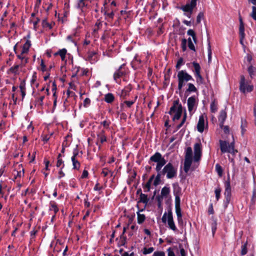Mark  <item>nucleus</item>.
Returning <instances> with one entry per match:
<instances>
[{
  "mask_svg": "<svg viewBox=\"0 0 256 256\" xmlns=\"http://www.w3.org/2000/svg\"><path fill=\"white\" fill-rule=\"evenodd\" d=\"M143 210V209L141 210H140L138 211L137 214V217H138V223L139 224H142L144 222V221L146 220V216L144 214H141L140 213V212H142Z\"/></svg>",
  "mask_w": 256,
  "mask_h": 256,
  "instance_id": "obj_25",
  "label": "nucleus"
},
{
  "mask_svg": "<svg viewBox=\"0 0 256 256\" xmlns=\"http://www.w3.org/2000/svg\"><path fill=\"white\" fill-rule=\"evenodd\" d=\"M16 56L18 59L21 60V62L20 63L21 66H24L28 62V58L26 57L25 54H22V53L20 52L19 54H17Z\"/></svg>",
  "mask_w": 256,
  "mask_h": 256,
  "instance_id": "obj_19",
  "label": "nucleus"
},
{
  "mask_svg": "<svg viewBox=\"0 0 256 256\" xmlns=\"http://www.w3.org/2000/svg\"><path fill=\"white\" fill-rule=\"evenodd\" d=\"M198 0H191L186 5L182 6L180 8L184 12V15L188 18H190L191 15L192 13L194 8L196 6V2Z\"/></svg>",
  "mask_w": 256,
  "mask_h": 256,
  "instance_id": "obj_6",
  "label": "nucleus"
},
{
  "mask_svg": "<svg viewBox=\"0 0 256 256\" xmlns=\"http://www.w3.org/2000/svg\"><path fill=\"white\" fill-rule=\"evenodd\" d=\"M100 124L102 125L104 128H108L110 124V122L106 120H104L101 122Z\"/></svg>",
  "mask_w": 256,
  "mask_h": 256,
  "instance_id": "obj_57",
  "label": "nucleus"
},
{
  "mask_svg": "<svg viewBox=\"0 0 256 256\" xmlns=\"http://www.w3.org/2000/svg\"><path fill=\"white\" fill-rule=\"evenodd\" d=\"M34 97L35 98V106H37L38 107L42 106L43 105V100L44 98V96L36 94L34 96Z\"/></svg>",
  "mask_w": 256,
  "mask_h": 256,
  "instance_id": "obj_15",
  "label": "nucleus"
},
{
  "mask_svg": "<svg viewBox=\"0 0 256 256\" xmlns=\"http://www.w3.org/2000/svg\"><path fill=\"white\" fill-rule=\"evenodd\" d=\"M104 100L108 103H111L114 100V96L111 93H108L105 95Z\"/></svg>",
  "mask_w": 256,
  "mask_h": 256,
  "instance_id": "obj_32",
  "label": "nucleus"
},
{
  "mask_svg": "<svg viewBox=\"0 0 256 256\" xmlns=\"http://www.w3.org/2000/svg\"><path fill=\"white\" fill-rule=\"evenodd\" d=\"M187 34L192 36V39L194 42H196V36L194 32L192 30H189L187 32Z\"/></svg>",
  "mask_w": 256,
  "mask_h": 256,
  "instance_id": "obj_41",
  "label": "nucleus"
},
{
  "mask_svg": "<svg viewBox=\"0 0 256 256\" xmlns=\"http://www.w3.org/2000/svg\"><path fill=\"white\" fill-rule=\"evenodd\" d=\"M162 222L164 224H167L168 228L172 230L174 232H177L178 229L174 223L172 212L170 209L168 210V212H165L162 218Z\"/></svg>",
  "mask_w": 256,
  "mask_h": 256,
  "instance_id": "obj_2",
  "label": "nucleus"
},
{
  "mask_svg": "<svg viewBox=\"0 0 256 256\" xmlns=\"http://www.w3.org/2000/svg\"><path fill=\"white\" fill-rule=\"evenodd\" d=\"M161 176L162 174L160 172H158V174L156 175V178L154 182V186H156L158 184Z\"/></svg>",
  "mask_w": 256,
  "mask_h": 256,
  "instance_id": "obj_47",
  "label": "nucleus"
},
{
  "mask_svg": "<svg viewBox=\"0 0 256 256\" xmlns=\"http://www.w3.org/2000/svg\"><path fill=\"white\" fill-rule=\"evenodd\" d=\"M239 32H240V37H242V38L243 37L245 36L244 27V24H240Z\"/></svg>",
  "mask_w": 256,
  "mask_h": 256,
  "instance_id": "obj_34",
  "label": "nucleus"
},
{
  "mask_svg": "<svg viewBox=\"0 0 256 256\" xmlns=\"http://www.w3.org/2000/svg\"><path fill=\"white\" fill-rule=\"evenodd\" d=\"M216 170L218 175L220 176H222V173H223V170H222V166L220 164H216Z\"/></svg>",
  "mask_w": 256,
  "mask_h": 256,
  "instance_id": "obj_35",
  "label": "nucleus"
},
{
  "mask_svg": "<svg viewBox=\"0 0 256 256\" xmlns=\"http://www.w3.org/2000/svg\"><path fill=\"white\" fill-rule=\"evenodd\" d=\"M194 162H198L201 159L202 148V144L200 142L196 143L194 146Z\"/></svg>",
  "mask_w": 256,
  "mask_h": 256,
  "instance_id": "obj_11",
  "label": "nucleus"
},
{
  "mask_svg": "<svg viewBox=\"0 0 256 256\" xmlns=\"http://www.w3.org/2000/svg\"><path fill=\"white\" fill-rule=\"evenodd\" d=\"M102 26V22H97L95 24V28L94 30V32H96Z\"/></svg>",
  "mask_w": 256,
  "mask_h": 256,
  "instance_id": "obj_49",
  "label": "nucleus"
},
{
  "mask_svg": "<svg viewBox=\"0 0 256 256\" xmlns=\"http://www.w3.org/2000/svg\"><path fill=\"white\" fill-rule=\"evenodd\" d=\"M188 48L193 51H196L195 47L194 44L192 42L191 38H189L188 40Z\"/></svg>",
  "mask_w": 256,
  "mask_h": 256,
  "instance_id": "obj_40",
  "label": "nucleus"
},
{
  "mask_svg": "<svg viewBox=\"0 0 256 256\" xmlns=\"http://www.w3.org/2000/svg\"><path fill=\"white\" fill-rule=\"evenodd\" d=\"M248 72L250 74V77L252 78L254 75V74L256 71V69L255 68L253 67L252 66H250L248 68Z\"/></svg>",
  "mask_w": 256,
  "mask_h": 256,
  "instance_id": "obj_33",
  "label": "nucleus"
},
{
  "mask_svg": "<svg viewBox=\"0 0 256 256\" xmlns=\"http://www.w3.org/2000/svg\"><path fill=\"white\" fill-rule=\"evenodd\" d=\"M220 150L222 153L229 152L234 154L237 152V150H234V142L230 144L226 141L220 140Z\"/></svg>",
  "mask_w": 256,
  "mask_h": 256,
  "instance_id": "obj_5",
  "label": "nucleus"
},
{
  "mask_svg": "<svg viewBox=\"0 0 256 256\" xmlns=\"http://www.w3.org/2000/svg\"><path fill=\"white\" fill-rule=\"evenodd\" d=\"M88 196H86V198L84 199V204L86 208H89L90 206V202L88 201Z\"/></svg>",
  "mask_w": 256,
  "mask_h": 256,
  "instance_id": "obj_64",
  "label": "nucleus"
},
{
  "mask_svg": "<svg viewBox=\"0 0 256 256\" xmlns=\"http://www.w3.org/2000/svg\"><path fill=\"white\" fill-rule=\"evenodd\" d=\"M67 50L66 48H62L61 50H60L58 52H56L54 55L57 56L59 55L62 60H65L66 58V54Z\"/></svg>",
  "mask_w": 256,
  "mask_h": 256,
  "instance_id": "obj_27",
  "label": "nucleus"
},
{
  "mask_svg": "<svg viewBox=\"0 0 256 256\" xmlns=\"http://www.w3.org/2000/svg\"><path fill=\"white\" fill-rule=\"evenodd\" d=\"M247 242L242 246L241 255L244 256L247 253Z\"/></svg>",
  "mask_w": 256,
  "mask_h": 256,
  "instance_id": "obj_44",
  "label": "nucleus"
},
{
  "mask_svg": "<svg viewBox=\"0 0 256 256\" xmlns=\"http://www.w3.org/2000/svg\"><path fill=\"white\" fill-rule=\"evenodd\" d=\"M204 13L202 12H200L196 18V22L198 23H200L202 19L204 18Z\"/></svg>",
  "mask_w": 256,
  "mask_h": 256,
  "instance_id": "obj_52",
  "label": "nucleus"
},
{
  "mask_svg": "<svg viewBox=\"0 0 256 256\" xmlns=\"http://www.w3.org/2000/svg\"><path fill=\"white\" fill-rule=\"evenodd\" d=\"M168 256H176L174 252L170 248H168Z\"/></svg>",
  "mask_w": 256,
  "mask_h": 256,
  "instance_id": "obj_63",
  "label": "nucleus"
},
{
  "mask_svg": "<svg viewBox=\"0 0 256 256\" xmlns=\"http://www.w3.org/2000/svg\"><path fill=\"white\" fill-rule=\"evenodd\" d=\"M224 194L226 197L225 204L226 206L230 202L231 196V187L229 180L225 182V191Z\"/></svg>",
  "mask_w": 256,
  "mask_h": 256,
  "instance_id": "obj_13",
  "label": "nucleus"
},
{
  "mask_svg": "<svg viewBox=\"0 0 256 256\" xmlns=\"http://www.w3.org/2000/svg\"><path fill=\"white\" fill-rule=\"evenodd\" d=\"M24 174V170L22 168V171L20 170L19 172L16 171V178L20 177L23 176Z\"/></svg>",
  "mask_w": 256,
  "mask_h": 256,
  "instance_id": "obj_59",
  "label": "nucleus"
},
{
  "mask_svg": "<svg viewBox=\"0 0 256 256\" xmlns=\"http://www.w3.org/2000/svg\"><path fill=\"white\" fill-rule=\"evenodd\" d=\"M40 66L42 71L45 72L46 70V66L44 64V61L43 60H41Z\"/></svg>",
  "mask_w": 256,
  "mask_h": 256,
  "instance_id": "obj_55",
  "label": "nucleus"
},
{
  "mask_svg": "<svg viewBox=\"0 0 256 256\" xmlns=\"http://www.w3.org/2000/svg\"><path fill=\"white\" fill-rule=\"evenodd\" d=\"M178 89L181 90L186 83L190 80H194L191 75L188 74L186 70H181L178 73Z\"/></svg>",
  "mask_w": 256,
  "mask_h": 256,
  "instance_id": "obj_3",
  "label": "nucleus"
},
{
  "mask_svg": "<svg viewBox=\"0 0 256 256\" xmlns=\"http://www.w3.org/2000/svg\"><path fill=\"white\" fill-rule=\"evenodd\" d=\"M183 64V59L182 58H180L178 59V60L177 62V64H176V68L177 69H179L180 68V66L182 64Z\"/></svg>",
  "mask_w": 256,
  "mask_h": 256,
  "instance_id": "obj_54",
  "label": "nucleus"
},
{
  "mask_svg": "<svg viewBox=\"0 0 256 256\" xmlns=\"http://www.w3.org/2000/svg\"><path fill=\"white\" fill-rule=\"evenodd\" d=\"M198 106V100H196L195 96H192L190 97L188 100V110L190 115H192L196 110V109Z\"/></svg>",
  "mask_w": 256,
  "mask_h": 256,
  "instance_id": "obj_10",
  "label": "nucleus"
},
{
  "mask_svg": "<svg viewBox=\"0 0 256 256\" xmlns=\"http://www.w3.org/2000/svg\"><path fill=\"white\" fill-rule=\"evenodd\" d=\"M62 165V168H63L64 166L63 160L60 158L58 159V161L56 162V166L60 167Z\"/></svg>",
  "mask_w": 256,
  "mask_h": 256,
  "instance_id": "obj_58",
  "label": "nucleus"
},
{
  "mask_svg": "<svg viewBox=\"0 0 256 256\" xmlns=\"http://www.w3.org/2000/svg\"><path fill=\"white\" fill-rule=\"evenodd\" d=\"M110 172L108 168H104L102 172V174H103L104 176H106Z\"/></svg>",
  "mask_w": 256,
  "mask_h": 256,
  "instance_id": "obj_56",
  "label": "nucleus"
},
{
  "mask_svg": "<svg viewBox=\"0 0 256 256\" xmlns=\"http://www.w3.org/2000/svg\"><path fill=\"white\" fill-rule=\"evenodd\" d=\"M148 199L146 194L141 193L140 194V200L138 202H142L146 205L148 204Z\"/></svg>",
  "mask_w": 256,
  "mask_h": 256,
  "instance_id": "obj_31",
  "label": "nucleus"
},
{
  "mask_svg": "<svg viewBox=\"0 0 256 256\" xmlns=\"http://www.w3.org/2000/svg\"><path fill=\"white\" fill-rule=\"evenodd\" d=\"M150 160L156 162V170L158 172H160L162 175L164 176L166 174L168 178L171 179L176 176L177 169L170 162L167 164L163 169L162 170V168L166 164V162L160 153L158 152H156L150 156Z\"/></svg>",
  "mask_w": 256,
  "mask_h": 256,
  "instance_id": "obj_1",
  "label": "nucleus"
},
{
  "mask_svg": "<svg viewBox=\"0 0 256 256\" xmlns=\"http://www.w3.org/2000/svg\"><path fill=\"white\" fill-rule=\"evenodd\" d=\"M170 193V188L167 186H164L161 190L160 196L162 198H167Z\"/></svg>",
  "mask_w": 256,
  "mask_h": 256,
  "instance_id": "obj_24",
  "label": "nucleus"
},
{
  "mask_svg": "<svg viewBox=\"0 0 256 256\" xmlns=\"http://www.w3.org/2000/svg\"><path fill=\"white\" fill-rule=\"evenodd\" d=\"M49 210L50 211H53L54 214H56L58 211V208L55 202H50Z\"/></svg>",
  "mask_w": 256,
  "mask_h": 256,
  "instance_id": "obj_26",
  "label": "nucleus"
},
{
  "mask_svg": "<svg viewBox=\"0 0 256 256\" xmlns=\"http://www.w3.org/2000/svg\"><path fill=\"white\" fill-rule=\"evenodd\" d=\"M175 196V209L177 216L178 222L180 224L182 222V214L180 208V199L178 192H174Z\"/></svg>",
  "mask_w": 256,
  "mask_h": 256,
  "instance_id": "obj_9",
  "label": "nucleus"
},
{
  "mask_svg": "<svg viewBox=\"0 0 256 256\" xmlns=\"http://www.w3.org/2000/svg\"><path fill=\"white\" fill-rule=\"evenodd\" d=\"M241 128H242V132L243 134L244 132H245V128L246 126V121L244 118L241 119Z\"/></svg>",
  "mask_w": 256,
  "mask_h": 256,
  "instance_id": "obj_38",
  "label": "nucleus"
},
{
  "mask_svg": "<svg viewBox=\"0 0 256 256\" xmlns=\"http://www.w3.org/2000/svg\"><path fill=\"white\" fill-rule=\"evenodd\" d=\"M131 90L132 87L130 86L125 87L121 92V96L123 98H125L126 96L128 95Z\"/></svg>",
  "mask_w": 256,
  "mask_h": 256,
  "instance_id": "obj_28",
  "label": "nucleus"
},
{
  "mask_svg": "<svg viewBox=\"0 0 256 256\" xmlns=\"http://www.w3.org/2000/svg\"><path fill=\"white\" fill-rule=\"evenodd\" d=\"M182 112V106L180 103L179 100H176L174 102L173 106L170 108V114L173 115L172 119L174 120H178L181 117Z\"/></svg>",
  "mask_w": 256,
  "mask_h": 256,
  "instance_id": "obj_4",
  "label": "nucleus"
},
{
  "mask_svg": "<svg viewBox=\"0 0 256 256\" xmlns=\"http://www.w3.org/2000/svg\"><path fill=\"white\" fill-rule=\"evenodd\" d=\"M212 54V50H211L210 46L209 44L208 47V62H210L211 61Z\"/></svg>",
  "mask_w": 256,
  "mask_h": 256,
  "instance_id": "obj_50",
  "label": "nucleus"
},
{
  "mask_svg": "<svg viewBox=\"0 0 256 256\" xmlns=\"http://www.w3.org/2000/svg\"><path fill=\"white\" fill-rule=\"evenodd\" d=\"M188 88H186V92H197V88L192 83H188Z\"/></svg>",
  "mask_w": 256,
  "mask_h": 256,
  "instance_id": "obj_29",
  "label": "nucleus"
},
{
  "mask_svg": "<svg viewBox=\"0 0 256 256\" xmlns=\"http://www.w3.org/2000/svg\"><path fill=\"white\" fill-rule=\"evenodd\" d=\"M206 119V116L204 114H201L198 119V122L197 124V129L200 132H202L204 130L205 126L206 128L208 127V122L205 124V120Z\"/></svg>",
  "mask_w": 256,
  "mask_h": 256,
  "instance_id": "obj_12",
  "label": "nucleus"
},
{
  "mask_svg": "<svg viewBox=\"0 0 256 256\" xmlns=\"http://www.w3.org/2000/svg\"><path fill=\"white\" fill-rule=\"evenodd\" d=\"M88 172L86 170H84L82 172V178H86L88 177Z\"/></svg>",
  "mask_w": 256,
  "mask_h": 256,
  "instance_id": "obj_61",
  "label": "nucleus"
},
{
  "mask_svg": "<svg viewBox=\"0 0 256 256\" xmlns=\"http://www.w3.org/2000/svg\"><path fill=\"white\" fill-rule=\"evenodd\" d=\"M154 178V176L152 175L148 180L146 184L144 186L143 188L144 190V191L145 192H148L150 191V186Z\"/></svg>",
  "mask_w": 256,
  "mask_h": 256,
  "instance_id": "obj_23",
  "label": "nucleus"
},
{
  "mask_svg": "<svg viewBox=\"0 0 256 256\" xmlns=\"http://www.w3.org/2000/svg\"><path fill=\"white\" fill-rule=\"evenodd\" d=\"M192 64L194 68L192 72L194 74L197 84L199 85L202 84L204 83V79L200 74L201 68L200 65L196 62H192Z\"/></svg>",
  "mask_w": 256,
  "mask_h": 256,
  "instance_id": "obj_8",
  "label": "nucleus"
},
{
  "mask_svg": "<svg viewBox=\"0 0 256 256\" xmlns=\"http://www.w3.org/2000/svg\"><path fill=\"white\" fill-rule=\"evenodd\" d=\"M154 250V248L150 247L149 248H144L142 250V253L144 254H151Z\"/></svg>",
  "mask_w": 256,
  "mask_h": 256,
  "instance_id": "obj_36",
  "label": "nucleus"
},
{
  "mask_svg": "<svg viewBox=\"0 0 256 256\" xmlns=\"http://www.w3.org/2000/svg\"><path fill=\"white\" fill-rule=\"evenodd\" d=\"M214 192L216 194V198L217 201H218L220 198V192H221V189L218 186L214 190Z\"/></svg>",
  "mask_w": 256,
  "mask_h": 256,
  "instance_id": "obj_39",
  "label": "nucleus"
},
{
  "mask_svg": "<svg viewBox=\"0 0 256 256\" xmlns=\"http://www.w3.org/2000/svg\"><path fill=\"white\" fill-rule=\"evenodd\" d=\"M78 155V152L76 150L74 152L73 156L72 157V162L73 168L78 170L80 168V163L76 160V156Z\"/></svg>",
  "mask_w": 256,
  "mask_h": 256,
  "instance_id": "obj_14",
  "label": "nucleus"
},
{
  "mask_svg": "<svg viewBox=\"0 0 256 256\" xmlns=\"http://www.w3.org/2000/svg\"><path fill=\"white\" fill-rule=\"evenodd\" d=\"M31 46V42L30 40H27L22 46L21 52L22 54H26L29 52V49Z\"/></svg>",
  "mask_w": 256,
  "mask_h": 256,
  "instance_id": "obj_20",
  "label": "nucleus"
},
{
  "mask_svg": "<svg viewBox=\"0 0 256 256\" xmlns=\"http://www.w3.org/2000/svg\"><path fill=\"white\" fill-rule=\"evenodd\" d=\"M186 112H185L183 118L182 120V121L177 126V127H176L177 130H178L182 126V125L184 124V123L185 122L186 120Z\"/></svg>",
  "mask_w": 256,
  "mask_h": 256,
  "instance_id": "obj_45",
  "label": "nucleus"
},
{
  "mask_svg": "<svg viewBox=\"0 0 256 256\" xmlns=\"http://www.w3.org/2000/svg\"><path fill=\"white\" fill-rule=\"evenodd\" d=\"M192 158H185L184 166V171L186 173H187L190 169V167L192 164Z\"/></svg>",
  "mask_w": 256,
  "mask_h": 256,
  "instance_id": "obj_17",
  "label": "nucleus"
},
{
  "mask_svg": "<svg viewBox=\"0 0 256 256\" xmlns=\"http://www.w3.org/2000/svg\"><path fill=\"white\" fill-rule=\"evenodd\" d=\"M192 151L190 147L187 148L185 158H192Z\"/></svg>",
  "mask_w": 256,
  "mask_h": 256,
  "instance_id": "obj_37",
  "label": "nucleus"
},
{
  "mask_svg": "<svg viewBox=\"0 0 256 256\" xmlns=\"http://www.w3.org/2000/svg\"><path fill=\"white\" fill-rule=\"evenodd\" d=\"M134 101H132V100H131V101L126 100V101L124 102V103L126 104L128 108H130L134 104Z\"/></svg>",
  "mask_w": 256,
  "mask_h": 256,
  "instance_id": "obj_60",
  "label": "nucleus"
},
{
  "mask_svg": "<svg viewBox=\"0 0 256 256\" xmlns=\"http://www.w3.org/2000/svg\"><path fill=\"white\" fill-rule=\"evenodd\" d=\"M186 43L187 40L186 38H183L182 40V48L183 52L186 50Z\"/></svg>",
  "mask_w": 256,
  "mask_h": 256,
  "instance_id": "obj_46",
  "label": "nucleus"
},
{
  "mask_svg": "<svg viewBox=\"0 0 256 256\" xmlns=\"http://www.w3.org/2000/svg\"><path fill=\"white\" fill-rule=\"evenodd\" d=\"M254 86L250 84L248 81L246 80L244 76H240V91L245 94L246 92H250L252 91Z\"/></svg>",
  "mask_w": 256,
  "mask_h": 256,
  "instance_id": "obj_7",
  "label": "nucleus"
},
{
  "mask_svg": "<svg viewBox=\"0 0 256 256\" xmlns=\"http://www.w3.org/2000/svg\"><path fill=\"white\" fill-rule=\"evenodd\" d=\"M98 140L103 143L106 140V138L105 135H97Z\"/></svg>",
  "mask_w": 256,
  "mask_h": 256,
  "instance_id": "obj_48",
  "label": "nucleus"
},
{
  "mask_svg": "<svg viewBox=\"0 0 256 256\" xmlns=\"http://www.w3.org/2000/svg\"><path fill=\"white\" fill-rule=\"evenodd\" d=\"M152 256H165V253L162 251H156L154 252Z\"/></svg>",
  "mask_w": 256,
  "mask_h": 256,
  "instance_id": "obj_51",
  "label": "nucleus"
},
{
  "mask_svg": "<svg viewBox=\"0 0 256 256\" xmlns=\"http://www.w3.org/2000/svg\"><path fill=\"white\" fill-rule=\"evenodd\" d=\"M20 90H26V84L24 82H20Z\"/></svg>",
  "mask_w": 256,
  "mask_h": 256,
  "instance_id": "obj_62",
  "label": "nucleus"
},
{
  "mask_svg": "<svg viewBox=\"0 0 256 256\" xmlns=\"http://www.w3.org/2000/svg\"><path fill=\"white\" fill-rule=\"evenodd\" d=\"M122 67V66H120L114 74V78L116 82H118V79L120 78L124 74L123 72L121 70Z\"/></svg>",
  "mask_w": 256,
  "mask_h": 256,
  "instance_id": "obj_21",
  "label": "nucleus"
},
{
  "mask_svg": "<svg viewBox=\"0 0 256 256\" xmlns=\"http://www.w3.org/2000/svg\"><path fill=\"white\" fill-rule=\"evenodd\" d=\"M227 115L225 110H222L220 112V115L218 116V121L220 122V126L221 128H222L224 121L226 118Z\"/></svg>",
  "mask_w": 256,
  "mask_h": 256,
  "instance_id": "obj_16",
  "label": "nucleus"
},
{
  "mask_svg": "<svg viewBox=\"0 0 256 256\" xmlns=\"http://www.w3.org/2000/svg\"><path fill=\"white\" fill-rule=\"evenodd\" d=\"M90 100L89 98H86L84 100V106L85 108H87L90 106Z\"/></svg>",
  "mask_w": 256,
  "mask_h": 256,
  "instance_id": "obj_53",
  "label": "nucleus"
},
{
  "mask_svg": "<svg viewBox=\"0 0 256 256\" xmlns=\"http://www.w3.org/2000/svg\"><path fill=\"white\" fill-rule=\"evenodd\" d=\"M86 60L92 64L96 62L97 61L96 53L94 52H88Z\"/></svg>",
  "mask_w": 256,
  "mask_h": 256,
  "instance_id": "obj_18",
  "label": "nucleus"
},
{
  "mask_svg": "<svg viewBox=\"0 0 256 256\" xmlns=\"http://www.w3.org/2000/svg\"><path fill=\"white\" fill-rule=\"evenodd\" d=\"M210 108L212 112H215L217 110V104H216L214 102H211Z\"/></svg>",
  "mask_w": 256,
  "mask_h": 256,
  "instance_id": "obj_42",
  "label": "nucleus"
},
{
  "mask_svg": "<svg viewBox=\"0 0 256 256\" xmlns=\"http://www.w3.org/2000/svg\"><path fill=\"white\" fill-rule=\"evenodd\" d=\"M88 0H79L78 2L77 8L82 10L87 6Z\"/></svg>",
  "mask_w": 256,
  "mask_h": 256,
  "instance_id": "obj_30",
  "label": "nucleus"
},
{
  "mask_svg": "<svg viewBox=\"0 0 256 256\" xmlns=\"http://www.w3.org/2000/svg\"><path fill=\"white\" fill-rule=\"evenodd\" d=\"M250 16L254 20L256 21V7L255 6H252V12Z\"/></svg>",
  "mask_w": 256,
  "mask_h": 256,
  "instance_id": "obj_43",
  "label": "nucleus"
},
{
  "mask_svg": "<svg viewBox=\"0 0 256 256\" xmlns=\"http://www.w3.org/2000/svg\"><path fill=\"white\" fill-rule=\"evenodd\" d=\"M24 66H21V64H16L11 67L10 69V71L14 74H18L20 73L19 69L20 68H22Z\"/></svg>",
  "mask_w": 256,
  "mask_h": 256,
  "instance_id": "obj_22",
  "label": "nucleus"
}]
</instances>
